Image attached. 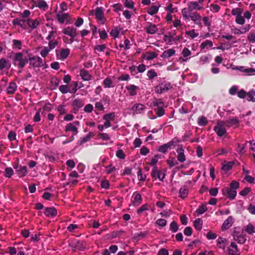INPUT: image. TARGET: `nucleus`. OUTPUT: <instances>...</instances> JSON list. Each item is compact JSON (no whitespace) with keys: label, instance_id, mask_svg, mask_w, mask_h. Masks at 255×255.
<instances>
[{"label":"nucleus","instance_id":"obj_53","mask_svg":"<svg viewBox=\"0 0 255 255\" xmlns=\"http://www.w3.org/2000/svg\"><path fill=\"white\" fill-rule=\"evenodd\" d=\"M163 108V107H162L160 108H156L154 109V111L155 112L157 117H161L165 114V112Z\"/></svg>","mask_w":255,"mask_h":255},{"label":"nucleus","instance_id":"obj_62","mask_svg":"<svg viewBox=\"0 0 255 255\" xmlns=\"http://www.w3.org/2000/svg\"><path fill=\"white\" fill-rule=\"evenodd\" d=\"M137 174L139 181H144L145 180L146 175L142 174V170L140 168H138Z\"/></svg>","mask_w":255,"mask_h":255},{"label":"nucleus","instance_id":"obj_46","mask_svg":"<svg viewBox=\"0 0 255 255\" xmlns=\"http://www.w3.org/2000/svg\"><path fill=\"white\" fill-rule=\"evenodd\" d=\"M233 69H235V70H237L240 71L241 72H245L247 73H250L252 72H254L255 71L254 69L251 68H248V69H245V67L243 66H236V67L233 68Z\"/></svg>","mask_w":255,"mask_h":255},{"label":"nucleus","instance_id":"obj_49","mask_svg":"<svg viewBox=\"0 0 255 255\" xmlns=\"http://www.w3.org/2000/svg\"><path fill=\"white\" fill-rule=\"evenodd\" d=\"M37 6L40 8H43L44 10L47 9L48 5L46 2L44 0H39L38 1Z\"/></svg>","mask_w":255,"mask_h":255},{"label":"nucleus","instance_id":"obj_42","mask_svg":"<svg viewBox=\"0 0 255 255\" xmlns=\"http://www.w3.org/2000/svg\"><path fill=\"white\" fill-rule=\"evenodd\" d=\"M169 148L171 149V147L167 142L160 146L158 148V151L163 153H165L167 152V150Z\"/></svg>","mask_w":255,"mask_h":255},{"label":"nucleus","instance_id":"obj_60","mask_svg":"<svg viewBox=\"0 0 255 255\" xmlns=\"http://www.w3.org/2000/svg\"><path fill=\"white\" fill-rule=\"evenodd\" d=\"M155 224L159 226L163 227L166 225L167 221L163 219H159L156 221Z\"/></svg>","mask_w":255,"mask_h":255},{"label":"nucleus","instance_id":"obj_26","mask_svg":"<svg viewBox=\"0 0 255 255\" xmlns=\"http://www.w3.org/2000/svg\"><path fill=\"white\" fill-rule=\"evenodd\" d=\"M65 131H72L74 132L73 135L77 134L78 132V128L76 127L74 124L69 123L67 125L65 129Z\"/></svg>","mask_w":255,"mask_h":255},{"label":"nucleus","instance_id":"obj_63","mask_svg":"<svg viewBox=\"0 0 255 255\" xmlns=\"http://www.w3.org/2000/svg\"><path fill=\"white\" fill-rule=\"evenodd\" d=\"M149 205L147 204L142 205L137 211V213L140 215L143 211L148 210Z\"/></svg>","mask_w":255,"mask_h":255},{"label":"nucleus","instance_id":"obj_1","mask_svg":"<svg viewBox=\"0 0 255 255\" xmlns=\"http://www.w3.org/2000/svg\"><path fill=\"white\" fill-rule=\"evenodd\" d=\"M13 64L19 68L22 69L28 63V57L24 56L22 52L13 53Z\"/></svg>","mask_w":255,"mask_h":255},{"label":"nucleus","instance_id":"obj_2","mask_svg":"<svg viewBox=\"0 0 255 255\" xmlns=\"http://www.w3.org/2000/svg\"><path fill=\"white\" fill-rule=\"evenodd\" d=\"M172 88L170 83L166 82L161 83L155 87V91L158 94L164 93Z\"/></svg>","mask_w":255,"mask_h":255},{"label":"nucleus","instance_id":"obj_23","mask_svg":"<svg viewBox=\"0 0 255 255\" xmlns=\"http://www.w3.org/2000/svg\"><path fill=\"white\" fill-rule=\"evenodd\" d=\"M175 54V50L173 49H169L164 51L161 54V57L164 59L171 57Z\"/></svg>","mask_w":255,"mask_h":255},{"label":"nucleus","instance_id":"obj_56","mask_svg":"<svg viewBox=\"0 0 255 255\" xmlns=\"http://www.w3.org/2000/svg\"><path fill=\"white\" fill-rule=\"evenodd\" d=\"M235 21L238 24L243 25L245 23V19L244 16L241 14L240 16L236 17Z\"/></svg>","mask_w":255,"mask_h":255},{"label":"nucleus","instance_id":"obj_27","mask_svg":"<svg viewBox=\"0 0 255 255\" xmlns=\"http://www.w3.org/2000/svg\"><path fill=\"white\" fill-rule=\"evenodd\" d=\"M17 89V85L14 82H10L7 88V93L10 95L14 94Z\"/></svg>","mask_w":255,"mask_h":255},{"label":"nucleus","instance_id":"obj_16","mask_svg":"<svg viewBox=\"0 0 255 255\" xmlns=\"http://www.w3.org/2000/svg\"><path fill=\"white\" fill-rule=\"evenodd\" d=\"M239 124V120L237 117H233L224 121V125L227 127H231L233 126H238Z\"/></svg>","mask_w":255,"mask_h":255},{"label":"nucleus","instance_id":"obj_18","mask_svg":"<svg viewBox=\"0 0 255 255\" xmlns=\"http://www.w3.org/2000/svg\"><path fill=\"white\" fill-rule=\"evenodd\" d=\"M11 67V63L9 61L4 58L0 59V71L4 69L6 70L9 69Z\"/></svg>","mask_w":255,"mask_h":255},{"label":"nucleus","instance_id":"obj_28","mask_svg":"<svg viewBox=\"0 0 255 255\" xmlns=\"http://www.w3.org/2000/svg\"><path fill=\"white\" fill-rule=\"evenodd\" d=\"M26 22V19H19L18 18H16L13 20L12 23L14 25H19L23 29L25 28V26L24 25V23Z\"/></svg>","mask_w":255,"mask_h":255},{"label":"nucleus","instance_id":"obj_52","mask_svg":"<svg viewBox=\"0 0 255 255\" xmlns=\"http://www.w3.org/2000/svg\"><path fill=\"white\" fill-rule=\"evenodd\" d=\"M245 231L249 234H253L255 232V227L252 224H249L248 225H247Z\"/></svg>","mask_w":255,"mask_h":255},{"label":"nucleus","instance_id":"obj_10","mask_svg":"<svg viewBox=\"0 0 255 255\" xmlns=\"http://www.w3.org/2000/svg\"><path fill=\"white\" fill-rule=\"evenodd\" d=\"M141 195L137 192H134L131 197V203L134 206H139L142 202Z\"/></svg>","mask_w":255,"mask_h":255},{"label":"nucleus","instance_id":"obj_7","mask_svg":"<svg viewBox=\"0 0 255 255\" xmlns=\"http://www.w3.org/2000/svg\"><path fill=\"white\" fill-rule=\"evenodd\" d=\"M224 126V121H220L214 127V130L219 137L223 136L227 132L226 128L223 127Z\"/></svg>","mask_w":255,"mask_h":255},{"label":"nucleus","instance_id":"obj_61","mask_svg":"<svg viewBox=\"0 0 255 255\" xmlns=\"http://www.w3.org/2000/svg\"><path fill=\"white\" fill-rule=\"evenodd\" d=\"M213 46V42L209 40H206L201 43V47L202 49L206 48L207 46L212 47Z\"/></svg>","mask_w":255,"mask_h":255},{"label":"nucleus","instance_id":"obj_32","mask_svg":"<svg viewBox=\"0 0 255 255\" xmlns=\"http://www.w3.org/2000/svg\"><path fill=\"white\" fill-rule=\"evenodd\" d=\"M103 85L105 88L114 87L113 82L110 77H107L103 82Z\"/></svg>","mask_w":255,"mask_h":255},{"label":"nucleus","instance_id":"obj_3","mask_svg":"<svg viewBox=\"0 0 255 255\" xmlns=\"http://www.w3.org/2000/svg\"><path fill=\"white\" fill-rule=\"evenodd\" d=\"M91 14H94L96 18L99 21H103L102 24H104L106 20L104 17V10L102 7H98L96 8L95 12L93 11L91 12Z\"/></svg>","mask_w":255,"mask_h":255},{"label":"nucleus","instance_id":"obj_12","mask_svg":"<svg viewBox=\"0 0 255 255\" xmlns=\"http://www.w3.org/2000/svg\"><path fill=\"white\" fill-rule=\"evenodd\" d=\"M230 247L232 248H228L227 250L230 255H240V250L238 248V246L235 243L232 242Z\"/></svg>","mask_w":255,"mask_h":255},{"label":"nucleus","instance_id":"obj_22","mask_svg":"<svg viewBox=\"0 0 255 255\" xmlns=\"http://www.w3.org/2000/svg\"><path fill=\"white\" fill-rule=\"evenodd\" d=\"M188 195V188L186 186H183L180 188L179 191V196L185 199Z\"/></svg>","mask_w":255,"mask_h":255},{"label":"nucleus","instance_id":"obj_37","mask_svg":"<svg viewBox=\"0 0 255 255\" xmlns=\"http://www.w3.org/2000/svg\"><path fill=\"white\" fill-rule=\"evenodd\" d=\"M247 96V100L248 101H252L255 102V90H252L247 93L246 95Z\"/></svg>","mask_w":255,"mask_h":255},{"label":"nucleus","instance_id":"obj_29","mask_svg":"<svg viewBox=\"0 0 255 255\" xmlns=\"http://www.w3.org/2000/svg\"><path fill=\"white\" fill-rule=\"evenodd\" d=\"M191 19L195 22L196 24L200 23L201 17L199 13L197 12L190 13V17Z\"/></svg>","mask_w":255,"mask_h":255},{"label":"nucleus","instance_id":"obj_64","mask_svg":"<svg viewBox=\"0 0 255 255\" xmlns=\"http://www.w3.org/2000/svg\"><path fill=\"white\" fill-rule=\"evenodd\" d=\"M248 40L251 43H255V33H250L247 37Z\"/></svg>","mask_w":255,"mask_h":255},{"label":"nucleus","instance_id":"obj_9","mask_svg":"<svg viewBox=\"0 0 255 255\" xmlns=\"http://www.w3.org/2000/svg\"><path fill=\"white\" fill-rule=\"evenodd\" d=\"M62 33L70 37H75L78 35L76 28L73 26H68L62 30Z\"/></svg>","mask_w":255,"mask_h":255},{"label":"nucleus","instance_id":"obj_58","mask_svg":"<svg viewBox=\"0 0 255 255\" xmlns=\"http://www.w3.org/2000/svg\"><path fill=\"white\" fill-rule=\"evenodd\" d=\"M157 73L154 69H151L147 71V76L149 79L152 80L157 76Z\"/></svg>","mask_w":255,"mask_h":255},{"label":"nucleus","instance_id":"obj_24","mask_svg":"<svg viewBox=\"0 0 255 255\" xmlns=\"http://www.w3.org/2000/svg\"><path fill=\"white\" fill-rule=\"evenodd\" d=\"M188 6V10L190 12L194 9L200 10L201 9V7L199 5L198 3L195 1L189 2Z\"/></svg>","mask_w":255,"mask_h":255},{"label":"nucleus","instance_id":"obj_45","mask_svg":"<svg viewBox=\"0 0 255 255\" xmlns=\"http://www.w3.org/2000/svg\"><path fill=\"white\" fill-rule=\"evenodd\" d=\"M208 210L207 206L206 204H202L198 207V208L196 210L195 212L198 213L199 215L202 214L206 212Z\"/></svg>","mask_w":255,"mask_h":255},{"label":"nucleus","instance_id":"obj_43","mask_svg":"<svg viewBox=\"0 0 255 255\" xmlns=\"http://www.w3.org/2000/svg\"><path fill=\"white\" fill-rule=\"evenodd\" d=\"M243 13V9L239 7L234 8L232 9L231 13L236 17L240 16Z\"/></svg>","mask_w":255,"mask_h":255},{"label":"nucleus","instance_id":"obj_41","mask_svg":"<svg viewBox=\"0 0 255 255\" xmlns=\"http://www.w3.org/2000/svg\"><path fill=\"white\" fill-rule=\"evenodd\" d=\"M234 240L236 241L239 244H243L246 242L247 239L246 235L242 234L239 235L237 238H235Z\"/></svg>","mask_w":255,"mask_h":255},{"label":"nucleus","instance_id":"obj_59","mask_svg":"<svg viewBox=\"0 0 255 255\" xmlns=\"http://www.w3.org/2000/svg\"><path fill=\"white\" fill-rule=\"evenodd\" d=\"M163 40L164 41H168L169 43L172 42L173 41H175V38L173 36V35L171 34L169 35H164L163 37Z\"/></svg>","mask_w":255,"mask_h":255},{"label":"nucleus","instance_id":"obj_30","mask_svg":"<svg viewBox=\"0 0 255 255\" xmlns=\"http://www.w3.org/2000/svg\"><path fill=\"white\" fill-rule=\"evenodd\" d=\"M26 22L28 24V26L32 29L36 28V27L39 24V22L37 19L33 20L30 18L27 19Z\"/></svg>","mask_w":255,"mask_h":255},{"label":"nucleus","instance_id":"obj_34","mask_svg":"<svg viewBox=\"0 0 255 255\" xmlns=\"http://www.w3.org/2000/svg\"><path fill=\"white\" fill-rule=\"evenodd\" d=\"M161 174V170H158L156 166H154L152 169L151 176L152 178L155 180L158 178V176Z\"/></svg>","mask_w":255,"mask_h":255},{"label":"nucleus","instance_id":"obj_6","mask_svg":"<svg viewBox=\"0 0 255 255\" xmlns=\"http://www.w3.org/2000/svg\"><path fill=\"white\" fill-rule=\"evenodd\" d=\"M69 246L71 248L78 249L80 251H84L86 248V244L85 242L76 240L72 241L69 244Z\"/></svg>","mask_w":255,"mask_h":255},{"label":"nucleus","instance_id":"obj_47","mask_svg":"<svg viewBox=\"0 0 255 255\" xmlns=\"http://www.w3.org/2000/svg\"><path fill=\"white\" fill-rule=\"evenodd\" d=\"M246 143L245 144H238L237 151L240 154H244L246 152Z\"/></svg>","mask_w":255,"mask_h":255},{"label":"nucleus","instance_id":"obj_8","mask_svg":"<svg viewBox=\"0 0 255 255\" xmlns=\"http://www.w3.org/2000/svg\"><path fill=\"white\" fill-rule=\"evenodd\" d=\"M222 193L223 195L227 196L230 200H234L237 196V191L235 190L229 188H224L222 189Z\"/></svg>","mask_w":255,"mask_h":255},{"label":"nucleus","instance_id":"obj_44","mask_svg":"<svg viewBox=\"0 0 255 255\" xmlns=\"http://www.w3.org/2000/svg\"><path fill=\"white\" fill-rule=\"evenodd\" d=\"M70 50L68 48L62 49L60 51V56L62 59H66L68 57L70 54Z\"/></svg>","mask_w":255,"mask_h":255},{"label":"nucleus","instance_id":"obj_21","mask_svg":"<svg viewBox=\"0 0 255 255\" xmlns=\"http://www.w3.org/2000/svg\"><path fill=\"white\" fill-rule=\"evenodd\" d=\"M60 82L59 79L55 76L52 77L50 79V89L52 90H56Z\"/></svg>","mask_w":255,"mask_h":255},{"label":"nucleus","instance_id":"obj_11","mask_svg":"<svg viewBox=\"0 0 255 255\" xmlns=\"http://www.w3.org/2000/svg\"><path fill=\"white\" fill-rule=\"evenodd\" d=\"M79 76L81 79L85 81L91 80L92 75L90 72L85 69H82L79 71Z\"/></svg>","mask_w":255,"mask_h":255},{"label":"nucleus","instance_id":"obj_31","mask_svg":"<svg viewBox=\"0 0 255 255\" xmlns=\"http://www.w3.org/2000/svg\"><path fill=\"white\" fill-rule=\"evenodd\" d=\"M94 135V134L92 132H89L85 136L81 138L80 140H78V143L79 145H82L83 143L88 141L90 138Z\"/></svg>","mask_w":255,"mask_h":255},{"label":"nucleus","instance_id":"obj_36","mask_svg":"<svg viewBox=\"0 0 255 255\" xmlns=\"http://www.w3.org/2000/svg\"><path fill=\"white\" fill-rule=\"evenodd\" d=\"M84 104L83 100L81 99H76L72 103V106L78 108L79 109L83 107Z\"/></svg>","mask_w":255,"mask_h":255},{"label":"nucleus","instance_id":"obj_57","mask_svg":"<svg viewBox=\"0 0 255 255\" xmlns=\"http://www.w3.org/2000/svg\"><path fill=\"white\" fill-rule=\"evenodd\" d=\"M181 142V140L178 139L177 137L173 138L171 141L168 142L171 148H173L175 145L179 142Z\"/></svg>","mask_w":255,"mask_h":255},{"label":"nucleus","instance_id":"obj_25","mask_svg":"<svg viewBox=\"0 0 255 255\" xmlns=\"http://www.w3.org/2000/svg\"><path fill=\"white\" fill-rule=\"evenodd\" d=\"M19 178L23 177L27 174V169L26 166H22L20 165L18 170L16 172Z\"/></svg>","mask_w":255,"mask_h":255},{"label":"nucleus","instance_id":"obj_17","mask_svg":"<svg viewBox=\"0 0 255 255\" xmlns=\"http://www.w3.org/2000/svg\"><path fill=\"white\" fill-rule=\"evenodd\" d=\"M179 148L176 149L178 153L177 160L180 162H184L186 160V157L184 155V150L181 145H178Z\"/></svg>","mask_w":255,"mask_h":255},{"label":"nucleus","instance_id":"obj_48","mask_svg":"<svg viewBox=\"0 0 255 255\" xmlns=\"http://www.w3.org/2000/svg\"><path fill=\"white\" fill-rule=\"evenodd\" d=\"M14 174L13 170L11 167H6L4 170V176L7 178H10Z\"/></svg>","mask_w":255,"mask_h":255},{"label":"nucleus","instance_id":"obj_15","mask_svg":"<svg viewBox=\"0 0 255 255\" xmlns=\"http://www.w3.org/2000/svg\"><path fill=\"white\" fill-rule=\"evenodd\" d=\"M234 223V218L233 216H229L228 218L224 222L222 226L223 231L229 229Z\"/></svg>","mask_w":255,"mask_h":255},{"label":"nucleus","instance_id":"obj_33","mask_svg":"<svg viewBox=\"0 0 255 255\" xmlns=\"http://www.w3.org/2000/svg\"><path fill=\"white\" fill-rule=\"evenodd\" d=\"M160 6L159 4L157 5H152L147 10V13L151 15H153L156 14L158 11L159 7Z\"/></svg>","mask_w":255,"mask_h":255},{"label":"nucleus","instance_id":"obj_51","mask_svg":"<svg viewBox=\"0 0 255 255\" xmlns=\"http://www.w3.org/2000/svg\"><path fill=\"white\" fill-rule=\"evenodd\" d=\"M152 105L153 107L160 108L164 107V104L161 99H155L153 101Z\"/></svg>","mask_w":255,"mask_h":255},{"label":"nucleus","instance_id":"obj_19","mask_svg":"<svg viewBox=\"0 0 255 255\" xmlns=\"http://www.w3.org/2000/svg\"><path fill=\"white\" fill-rule=\"evenodd\" d=\"M126 88L128 91L129 95L131 96L136 95L137 91L139 89V87L134 85H129L127 86Z\"/></svg>","mask_w":255,"mask_h":255},{"label":"nucleus","instance_id":"obj_55","mask_svg":"<svg viewBox=\"0 0 255 255\" xmlns=\"http://www.w3.org/2000/svg\"><path fill=\"white\" fill-rule=\"evenodd\" d=\"M72 85L73 87L71 90L70 89V93L75 94L77 91L78 89H79L78 82L77 81H73L72 82Z\"/></svg>","mask_w":255,"mask_h":255},{"label":"nucleus","instance_id":"obj_13","mask_svg":"<svg viewBox=\"0 0 255 255\" xmlns=\"http://www.w3.org/2000/svg\"><path fill=\"white\" fill-rule=\"evenodd\" d=\"M44 214L47 217H54L57 215V211L53 207H46L44 209Z\"/></svg>","mask_w":255,"mask_h":255},{"label":"nucleus","instance_id":"obj_50","mask_svg":"<svg viewBox=\"0 0 255 255\" xmlns=\"http://www.w3.org/2000/svg\"><path fill=\"white\" fill-rule=\"evenodd\" d=\"M59 91L62 94H66L67 93H70V89L67 85H61L59 88Z\"/></svg>","mask_w":255,"mask_h":255},{"label":"nucleus","instance_id":"obj_54","mask_svg":"<svg viewBox=\"0 0 255 255\" xmlns=\"http://www.w3.org/2000/svg\"><path fill=\"white\" fill-rule=\"evenodd\" d=\"M198 123V125L200 126H205L207 124L208 121L205 117L202 116L199 118Z\"/></svg>","mask_w":255,"mask_h":255},{"label":"nucleus","instance_id":"obj_14","mask_svg":"<svg viewBox=\"0 0 255 255\" xmlns=\"http://www.w3.org/2000/svg\"><path fill=\"white\" fill-rule=\"evenodd\" d=\"M145 32L149 34H154L158 31L157 27L156 25L148 23V25L144 28Z\"/></svg>","mask_w":255,"mask_h":255},{"label":"nucleus","instance_id":"obj_35","mask_svg":"<svg viewBox=\"0 0 255 255\" xmlns=\"http://www.w3.org/2000/svg\"><path fill=\"white\" fill-rule=\"evenodd\" d=\"M203 220L198 218L194 221V227L197 231H201L202 228Z\"/></svg>","mask_w":255,"mask_h":255},{"label":"nucleus","instance_id":"obj_5","mask_svg":"<svg viewBox=\"0 0 255 255\" xmlns=\"http://www.w3.org/2000/svg\"><path fill=\"white\" fill-rule=\"evenodd\" d=\"M56 17L60 23L63 24L66 21V24H69L72 23L70 16L68 13L58 12L56 14Z\"/></svg>","mask_w":255,"mask_h":255},{"label":"nucleus","instance_id":"obj_40","mask_svg":"<svg viewBox=\"0 0 255 255\" xmlns=\"http://www.w3.org/2000/svg\"><path fill=\"white\" fill-rule=\"evenodd\" d=\"M179 229V226L177 222L175 221H172L170 224L169 230L172 233H176Z\"/></svg>","mask_w":255,"mask_h":255},{"label":"nucleus","instance_id":"obj_4","mask_svg":"<svg viewBox=\"0 0 255 255\" xmlns=\"http://www.w3.org/2000/svg\"><path fill=\"white\" fill-rule=\"evenodd\" d=\"M29 61V65L32 67H40L42 64V59L39 56H30L28 57V62Z\"/></svg>","mask_w":255,"mask_h":255},{"label":"nucleus","instance_id":"obj_20","mask_svg":"<svg viewBox=\"0 0 255 255\" xmlns=\"http://www.w3.org/2000/svg\"><path fill=\"white\" fill-rule=\"evenodd\" d=\"M145 109V107L141 104H136L132 108V110L134 113L141 114Z\"/></svg>","mask_w":255,"mask_h":255},{"label":"nucleus","instance_id":"obj_39","mask_svg":"<svg viewBox=\"0 0 255 255\" xmlns=\"http://www.w3.org/2000/svg\"><path fill=\"white\" fill-rule=\"evenodd\" d=\"M116 118L115 113L112 112L108 114H105L103 116V120H108L110 121H113Z\"/></svg>","mask_w":255,"mask_h":255},{"label":"nucleus","instance_id":"obj_38","mask_svg":"<svg viewBox=\"0 0 255 255\" xmlns=\"http://www.w3.org/2000/svg\"><path fill=\"white\" fill-rule=\"evenodd\" d=\"M234 164L235 163L234 161L227 162V163L223 164L222 169L226 171L230 170L232 168Z\"/></svg>","mask_w":255,"mask_h":255}]
</instances>
